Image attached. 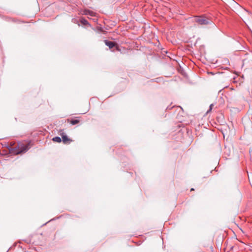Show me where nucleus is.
I'll return each instance as SVG.
<instances>
[{"label":"nucleus","mask_w":252,"mask_h":252,"mask_svg":"<svg viewBox=\"0 0 252 252\" xmlns=\"http://www.w3.org/2000/svg\"><path fill=\"white\" fill-rule=\"evenodd\" d=\"M193 20L200 25L205 24V19L204 17L200 16L195 17Z\"/></svg>","instance_id":"3"},{"label":"nucleus","mask_w":252,"mask_h":252,"mask_svg":"<svg viewBox=\"0 0 252 252\" xmlns=\"http://www.w3.org/2000/svg\"><path fill=\"white\" fill-rule=\"evenodd\" d=\"M29 149V144L24 145L19 143L17 146L11 150V152L16 155L26 152Z\"/></svg>","instance_id":"1"},{"label":"nucleus","mask_w":252,"mask_h":252,"mask_svg":"<svg viewBox=\"0 0 252 252\" xmlns=\"http://www.w3.org/2000/svg\"><path fill=\"white\" fill-rule=\"evenodd\" d=\"M104 42L105 45L109 47V49H112L116 46V44L112 41L105 40Z\"/></svg>","instance_id":"4"},{"label":"nucleus","mask_w":252,"mask_h":252,"mask_svg":"<svg viewBox=\"0 0 252 252\" xmlns=\"http://www.w3.org/2000/svg\"><path fill=\"white\" fill-rule=\"evenodd\" d=\"M213 106H214V105H213V104H211V105H210V108H209V109L207 111V112L206 113V114L209 113V112L211 111V110H212V107H213Z\"/></svg>","instance_id":"9"},{"label":"nucleus","mask_w":252,"mask_h":252,"mask_svg":"<svg viewBox=\"0 0 252 252\" xmlns=\"http://www.w3.org/2000/svg\"><path fill=\"white\" fill-rule=\"evenodd\" d=\"M79 123V120H72L70 121V124L73 125H76Z\"/></svg>","instance_id":"8"},{"label":"nucleus","mask_w":252,"mask_h":252,"mask_svg":"<svg viewBox=\"0 0 252 252\" xmlns=\"http://www.w3.org/2000/svg\"><path fill=\"white\" fill-rule=\"evenodd\" d=\"M62 139H63V142L64 143H66L69 140V139L68 138L67 136L65 135L62 136Z\"/></svg>","instance_id":"6"},{"label":"nucleus","mask_w":252,"mask_h":252,"mask_svg":"<svg viewBox=\"0 0 252 252\" xmlns=\"http://www.w3.org/2000/svg\"><path fill=\"white\" fill-rule=\"evenodd\" d=\"M52 140L53 141L58 142V143L61 142L62 141L61 138L58 136H56V137L53 138Z\"/></svg>","instance_id":"5"},{"label":"nucleus","mask_w":252,"mask_h":252,"mask_svg":"<svg viewBox=\"0 0 252 252\" xmlns=\"http://www.w3.org/2000/svg\"><path fill=\"white\" fill-rule=\"evenodd\" d=\"M80 22L81 23L84 25H87L88 24V21L84 18H81V19H80Z\"/></svg>","instance_id":"7"},{"label":"nucleus","mask_w":252,"mask_h":252,"mask_svg":"<svg viewBox=\"0 0 252 252\" xmlns=\"http://www.w3.org/2000/svg\"><path fill=\"white\" fill-rule=\"evenodd\" d=\"M81 13L83 15H90L92 17L95 16L96 15L95 12L88 9L83 10L81 11Z\"/></svg>","instance_id":"2"}]
</instances>
